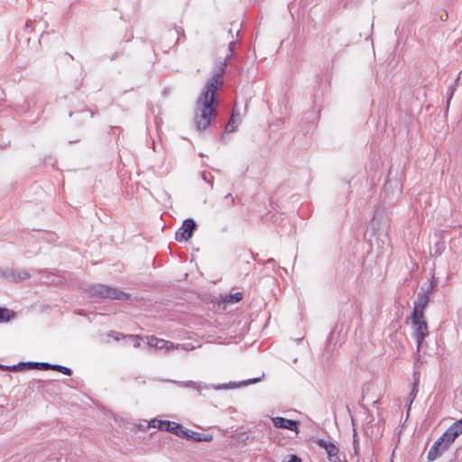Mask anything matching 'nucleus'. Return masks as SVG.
<instances>
[{"label":"nucleus","mask_w":462,"mask_h":462,"mask_svg":"<svg viewBox=\"0 0 462 462\" xmlns=\"http://www.w3.org/2000/svg\"><path fill=\"white\" fill-rule=\"evenodd\" d=\"M84 290L89 297L97 299L119 300H127L130 299V295L128 293H125L117 288L100 283L89 284Z\"/></svg>","instance_id":"f03ea898"},{"label":"nucleus","mask_w":462,"mask_h":462,"mask_svg":"<svg viewBox=\"0 0 462 462\" xmlns=\"http://www.w3.org/2000/svg\"><path fill=\"white\" fill-rule=\"evenodd\" d=\"M411 326L413 328L412 336L416 340L417 352H419L422 346L425 338L429 336V328L425 316L411 314Z\"/></svg>","instance_id":"7ed1b4c3"},{"label":"nucleus","mask_w":462,"mask_h":462,"mask_svg":"<svg viewBox=\"0 0 462 462\" xmlns=\"http://www.w3.org/2000/svg\"><path fill=\"white\" fill-rule=\"evenodd\" d=\"M196 228L197 224L192 218L185 219L182 226L176 231L175 239L179 242L182 240L188 241L191 238Z\"/></svg>","instance_id":"423d86ee"},{"label":"nucleus","mask_w":462,"mask_h":462,"mask_svg":"<svg viewBox=\"0 0 462 462\" xmlns=\"http://www.w3.org/2000/svg\"><path fill=\"white\" fill-rule=\"evenodd\" d=\"M148 344L151 346H154L155 348L157 349H170V348H173V345L172 343L167 341V340H164V339H161V338H157L155 337H152L149 341H148Z\"/></svg>","instance_id":"ddd939ff"},{"label":"nucleus","mask_w":462,"mask_h":462,"mask_svg":"<svg viewBox=\"0 0 462 462\" xmlns=\"http://www.w3.org/2000/svg\"><path fill=\"white\" fill-rule=\"evenodd\" d=\"M448 447L449 445L445 441H441L440 438L438 439L428 452V459L430 461L435 460L440 457L448 448Z\"/></svg>","instance_id":"9d476101"},{"label":"nucleus","mask_w":462,"mask_h":462,"mask_svg":"<svg viewBox=\"0 0 462 462\" xmlns=\"http://www.w3.org/2000/svg\"><path fill=\"white\" fill-rule=\"evenodd\" d=\"M453 95H454V89H453V88H448V102H447V103H448V106L449 105V102H450V100H451V98H452Z\"/></svg>","instance_id":"cd10ccee"},{"label":"nucleus","mask_w":462,"mask_h":462,"mask_svg":"<svg viewBox=\"0 0 462 462\" xmlns=\"http://www.w3.org/2000/svg\"><path fill=\"white\" fill-rule=\"evenodd\" d=\"M419 384H420V375L418 373L414 372L413 373L412 387H411V393H410L409 398H408L409 399L408 411L410 410L411 403L413 402V401L415 400V398L419 393Z\"/></svg>","instance_id":"f8f14e48"},{"label":"nucleus","mask_w":462,"mask_h":462,"mask_svg":"<svg viewBox=\"0 0 462 462\" xmlns=\"http://www.w3.org/2000/svg\"><path fill=\"white\" fill-rule=\"evenodd\" d=\"M243 299V294L241 292L230 293L226 296L224 299L226 303H236L239 302Z\"/></svg>","instance_id":"a211bd4d"},{"label":"nucleus","mask_w":462,"mask_h":462,"mask_svg":"<svg viewBox=\"0 0 462 462\" xmlns=\"http://www.w3.org/2000/svg\"><path fill=\"white\" fill-rule=\"evenodd\" d=\"M456 433L457 431H453L450 428H448L440 437L441 441H445L448 445L450 446V444L457 439V437H458V435Z\"/></svg>","instance_id":"4468645a"},{"label":"nucleus","mask_w":462,"mask_h":462,"mask_svg":"<svg viewBox=\"0 0 462 462\" xmlns=\"http://www.w3.org/2000/svg\"><path fill=\"white\" fill-rule=\"evenodd\" d=\"M175 383H178V384H180L182 386H185V387H189V388L196 389L198 391H199L200 388H201L200 383L194 382V381H188V382H185V383H181V382H175Z\"/></svg>","instance_id":"aec40b11"},{"label":"nucleus","mask_w":462,"mask_h":462,"mask_svg":"<svg viewBox=\"0 0 462 462\" xmlns=\"http://www.w3.org/2000/svg\"><path fill=\"white\" fill-rule=\"evenodd\" d=\"M150 426L152 427V428H157V423H152V421L150 422Z\"/></svg>","instance_id":"2f4dec72"},{"label":"nucleus","mask_w":462,"mask_h":462,"mask_svg":"<svg viewBox=\"0 0 462 462\" xmlns=\"http://www.w3.org/2000/svg\"><path fill=\"white\" fill-rule=\"evenodd\" d=\"M239 117V114L236 111V116H235V123H236V118Z\"/></svg>","instance_id":"473e14b6"},{"label":"nucleus","mask_w":462,"mask_h":462,"mask_svg":"<svg viewBox=\"0 0 462 462\" xmlns=\"http://www.w3.org/2000/svg\"><path fill=\"white\" fill-rule=\"evenodd\" d=\"M81 114L86 116L88 118H92L94 116V113L91 110L82 111Z\"/></svg>","instance_id":"a878e982"},{"label":"nucleus","mask_w":462,"mask_h":462,"mask_svg":"<svg viewBox=\"0 0 462 462\" xmlns=\"http://www.w3.org/2000/svg\"><path fill=\"white\" fill-rule=\"evenodd\" d=\"M278 444H279V445H284V444H286V441H284V442H281V441L279 440V441H278Z\"/></svg>","instance_id":"72a5a7b5"},{"label":"nucleus","mask_w":462,"mask_h":462,"mask_svg":"<svg viewBox=\"0 0 462 462\" xmlns=\"http://www.w3.org/2000/svg\"><path fill=\"white\" fill-rule=\"evenodd\" d=\"M130 338L134 339V347H139L141 343H140V337L139 336H129Z\"/></svg>","instance_id":"393cba45"},{"label":"nucleus","mask_w":462,"mask_h":462,"mask_svg":"<svg viewBox=\"0 0 462 462\" xmlns=\"http://www.w3.org/2000/svg\"><path fill=\"white\" fill-rule=\"evenodd\" d=\"M358 443V440L356 439V432L354 430V447H355V449L356 450V445Z\"/></svg>","instance_id":"c756f323"},{"label":"nucleus","mask_w":462,"mask_h":462,"mask_svg":"<svg viewBox=\"0 0 462 462\" xmlns=\"http://www.w3.org/2000/svg\"><path fill=\"white\" fill-rule=\"evenodd\" d=\"M453 431H457V435L462 434V419L457 420L449 427Z\"/></svg>","instance_id":"412c9836"},{"label":"nucleus","mask_w":462,"mask_h":462,"mask_svg":"<svg viewBox=\"0 0 462 462\" xmlns=\"http://www.w3.org/2000/svg\"><path fill=\"white\" fill-rule=\"evenodd\" d=\"M235 116H236V109L233 110L231 117H230L228 123L226 125L225 131L226 133H233L236 129V123H235Z\"/></svg>","instance_id":"6ab92c4d"},{"label":"nucleus","mask_w":462,"mask_h":462,"mask_svg":"<svg viewBox=\"0 0 462 462\" xmlns=\"http://www.w3.org/2000/svg\"><path fill=\"white\" fill-rule=\"evenodd\" d=\"M0 276L9 282H20L29 279L30 274L24 269L16 270L14 268H6V269L0 268Z\"/></svg>","instance_id":"39448f33"},{"label":"nucleus","mask_w":462,"mask_h":462,"mask_svg":"<svg viewBox=\"0 0 462 462\" xmlns=\"http://www.w3.org/2000/svg\"><path fill=\"white\" fill-rule=\"evenodd\" d=\"M315 443L326 451L329 462H346L344 455L343 459L341 458L339 448L334 443L322 439H316Z\"/></svg>","instance_id":"20e7f679"},{"label":"nucleus","mask_w":462,"mask_h":462,"mask_svg":"<svg viewBox=\"0 0 462 462\" xmlns=\"http://www.w3.org/2000/svg\"><path fill=\"white\" fill-rule=\"evenodd\" d=\"M291 462H301V459L296 455L291 454Z\"/></svg>","instance_id":"c85d7f7f"},{"label":"nucleus","mask_w":462,"mask_h":462,"mask_svg":"<svg viewBox=\"0 0 462 462\" xmlns=\"http://www.w3.org/2000/svg\"><path fill=\"white\" fill-rule=\"evenodd\" d=\"M49 370L58 371V372H60V373H62V374H64L66 375H71L72 374V370L70 368L63 366V365H51V364H50Z\"/></svg>","instance_id":"f3484780"},{"label":"nucleus","mask_w":462,"mask_h":462,"mask_svg":"<svg viewBox=\"0 0 462 462\" xmlns=\"http://www.w3.org/2000/svg\"><path fill=\"white\" fill-rule=\"evenodd\" d=\"M202 178H203V180H204L205 181H207V182H208V183H209L210 187H212V186H213V180H212V178H211V179H208L207 174H206V173H204V172L202 173Z\"/></svg>","instance_id":"bb28decb"},{"label":"nucleus","mask_w":462,"mask_h":462,"mask_svg":"<svg viewBox=\"0 0 462 462\" xmlns=\"http://www.w3.org/2000/svg\"><path fill=\"white\" fill-rule=\"evenodd\" d=\"M260 380H261V378H260V377L251 378V379H248V380H246V381L242 382V383H241V384H243V385H248V384H252V383H257V382H259Z\"/></svg>","instance_id":"b1692460"},{"label":"nucleus","mask_w":462,"mask_h":462,"mask_svg":"<svg viewBox=\"0 0 462 462\" xmlns=\"http://www.w3.org/2000/svg\"><path fill=\"white\" fill-rule=\"evenodd\" d=\"M50 364L43 362H20L18 365L3 366L7 371H18L24 369L49 370Z\"/></svg>","instance_id":"1a4fd4ad"},{"label":"nucleus","mask_w":462,"mask_h":462,"mask_svg":"<svg viewBox=\"0 0 462 462\" xmlns=\"http://www.w3.org/2000/svg\"><path fill=\"white\" fill-rule=\"evenodd\" d=\"M433 288L434 284L432 282H430V287L427 289V291L419 294L418 301L414 304L412 314L424 316V310L430 302V296Z\"/></svg>","instance_id":"0eeeda50"},{"label":"nucleus","mask_w":462,"mask_h":462,"mask_svg":"<svg viewBox=\"0 0 462 462\" xmlns=\"http://www.w3.org/2000/svg\"><path fill=\"white\" fill-rule=\"evenodd\" d=\"M299 424L300 422L296 420H291V431H294L296 434L299 433Z\"/></svg>","instance_id":"4be33fe9"},{"label":"nucleus","mask_w":462,"mask_h":462,"mask_svg":"<svg viewBox=\"0 0 462 462\" xmlns=\"http://www.w3.org/2000/svg\"><path fill=\"white\" fill-rule=\"evenodd\" d=\"M214 388L216 390H219V389H226L227 388L226 384H223V385H217V386H214Z\"/></svg>","instance_id":"7c9ffc66"},{"label":"nucleus","mask_w":462,"mask_h":462,"mask_svg":"<svg viewBox=\"0 0 462 462\" xmlns=\"http://www.w3.org/2000/svg\"><path fill=\"white\" fill-rule=\"evenodd\" d=\"M282 462H289V460H287L286 458L282 459Z\"/></svg>","instance_id":"f704fd0d"},{"label":"nucleus","mask_w":462,"mask_h":462,"mask_svg":"<svg viewBox=\"0 0 462 462\" xmlns=\"http://www.w3.org/2000/svg\"><path fill=\"white\" fill-rule=\"evenodd\" d=\"M14 317V312L6 308H0V323L7 322Z\"/></svg>","instance_id":"2eb2a0df"},{"label":"nucleus","mask_w":462,"mask_h":462,"mask_svg":"<svg viewBox=\"0 0 462 462\" xmlns=\"http://www.w3.org/2000/svg\"><path fill=\"white\" fill-rule=\"evenodd\" d=\"M152 423H157V429L160 430H163L166 432H170L172 434H184L183 426L180 423L171 420H152Z\"/></svg>","instance_id":"6e6552de"},{"label":"nucleus","mask_w":462,"mask_h":462,"mask_svg":"<svg viewBox=\"0 0 462 462\" xmlns=\"http://www.w3.org/2000/svg\"><path fill=\"white\" fill-rule=\"evenodd\" d=\"M182 430L185 432L184 434L180 433V434H175V435L180 438L192 439L197 442H201V441L209 442L213 439V436L211 434H203V433L192 431V430L185 429L184 427Z\"/></svg>","instance_id":"9b49d317"},{"label":"nucleus","mask_w":462,"mask_h":462,"mask_svg":"<svg viewBox=\"0 0 462 462\" xmlns=\"http://www.w3.org/2000/svg\"><path fill=\"white\" fill-rule=\"evenodd\" d=\"M224 201L227 204V205H233L234 204V198L232 196V194L228 193L227 195H226L224 197Z\"/></svg>","instance_id":"5701e85b"},{"label":"nucleus","mask_w":462,"mask_h":462,"mask_svg":"<svg viewBox=\"0 0 462 462\" xmlns=\"http://www.w3.org/2000/svg\"><path fill=\"white\" fill-rule=\"evenodd\" d=\"M236 42L229 43L230 54L226 56L223 62H220L218 69L207 81L205 88L196 102L194 124L198 130H206L211 124L213 118L217 116V101L216 94L218 87L223 85L222 76L225 73L227 61L231 59Z\"/></svg>","instance_id":"f257e3e1"},{"label":"nucleus","mask_w":462,"mask_h":462,"mask_svg":"<svg viewBox=\"0 0 462 462\" xmlns=\"http://www.w3.org/2000/svg\"><path fill=\"white\" fill-rule=\"evenodd\" d=\"M272 420L276 428L289 430V419L274 417Z\"/></svg>","instance_id":"dca6fc26"}]
</instances>
